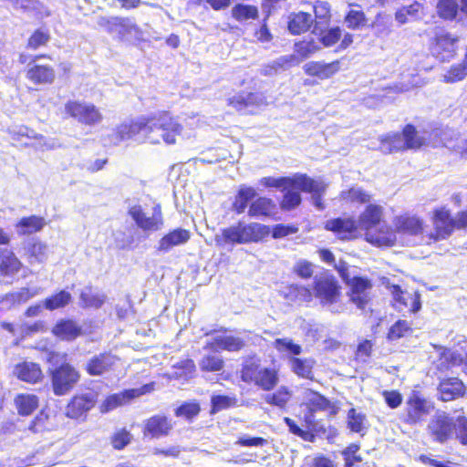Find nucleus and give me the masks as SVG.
Listing matches in <instances>:
<instances>
[{
    "instance_id": "obj_50",
    "label": "nucleus",
    "mask_w": 467,
    "mask_h": 467,
    "mask_svg": "<svg viewBox=\"0 0 467 467\" xmlns=\"http://www.w3.org/2000/svg\"><path fill=\"white\" fill-rule=\"evenodd\" d=\"M214 345L220 349L236 352L244 348L245 342L239 337L224 336L214 338Z\"/></svg>"
},
{
    "instance_id": "obj_45",
    "label": "nucleus",
    "mask_w": 467,
    "mask_h": 467,
    "mask_svg": "<svg viewBox=\"0 0 467 467\" xmlns=\"http://www.w3.org/2000/svg\"><path fill=\"white\" fill-rule=\"evenodd\" d=\"M175 379L188 380L193 377L196 365L192 358L182 359L171 366Z\"/></svg>"
},
{
    "instance_id": "obj_17",
    "label": "nucleus",
    "mask_w": 467,
    "mask_h": 467,
    "mask_svg": "<svg viewBox=\"0 0 467 467\" xmlns=\"http://www.w3.org/2000/svg\"><path fill=\"white\" fill-rule=\"evenodd\" d=\"M389 290L392 296V306L398 311L407 310L415 314L421 308L420 294L419 291L408 292L403 290L400 285H391Z\"/></svg>"
},
{
    "instance_id": "obj_7",
    "label": "nucleus",
    "mask_w": 467,
    "mask_h": 467,
    "mask_svg": "<svg viewBox=\"0 0 467 467\" xmlns=\"http://www.w3.org/2000/svg\"><path fill=\"white\" fill-rule=\"evenodd\" d=\"M40 59H52L48 53H38L31 57L25 71L26 78L36 87L51 86L57 78L55 67L50 64L39 63Z\"/></svg>"
},
{
    "instance_id": "obj_40",
    "label": "nucleus",
    "mask_w": 467,
    "mask_h": 467,
    "mask_svg": "<svg viewBox=\"0 0 467 467\" xmlns=\"http://www.w3.org/2000/svg\"><path fill=\"white\" fill-rule=\"evenodd\" d=\"M380 148L385 153L406 151L400 132L387 133L379 139Z\"/></svg>"
},
{
    "instance_id": "obj_25",
    "label": "nucleus",
    "mask_w": 467,
    "mask_h": 467,
    "mask_svg": "<svg viewBox=\"0 0 467 467\" xmlns=\"http://www.w3.org/2000/svg\"><path fill=\"white\" fill-rule=\"evenodd\" d=\"M437 390L439 400L448 402L465 397L467 387L458 377H446L440 380Z\"/></svg>"
},
{
    "instance_id": "obj_12",
    "label": "nucleus",
    "mask_w": 467,
    "mask_h": 467,
    "mask_svg": "<svg viewBox=\"0 0 467 467\" xmlns=\"http://www.w3.org/2000/svg\"><path fill=\"white\" fill-rule=\"evenodd\" d=\"M65 112L67 117L86 126H95L103 119V116L98 107L92 103H85L78 100L67 101Z\"/></svg>"
},
{
    "instance_id": "obj_13",
    "label": "nucleus",
    "mask_w": 467,
    "mask_h": 467,
    "mask_svg": "<svg viewBox=\"0 0 467 467\" xmlns=\"http://www.w3.org/2000/svg\"><path fill=\"white\" fill-rule=\"evenodd\" d=\"M267 188H298L302 192H317L320 186L305 173H296L292 177L282 176L278 178L265 177L260 181Z\"/></svg>"
},
{
    "instance_id": "obj_43",
    "label": "nucleus",
    "mask_w": 467,
    "mask_h": 467,
    "mask_svg": "<svg viewBox=\"0 0 467 467\" xmlns=\"http://www.w3.org/2000/svg\"><path fill=\"white\" fill-rule=\"evenodd\" d=\"M71 300V294L62 289L46 297L43 301V307L54 311L67 306Z\"/></svg>"
},
{
    "instance_id": "obj_62",
    "label": "nucleus",
    "mask_w": 467,
    "mask_h": 467,
    "mask_svg": "<svg viewBox=\"0 0 467 467\" xmlns=\"http://www.w3.org/2000/svg\"><path fill=\"white\" fill-rule=\"evenodd\" d=\"M467 77V70L460 63L452 64L442 77L445 83H456L463 80Z\"/></svg>"
},
{
    "instance_id": "obj_46",
    "label": "nucleus",
    "mask_w": 467,
    "mask_h": 467,
    "mask_svg": "<svg viewBox=\"0 0 467 467\" xmlns=\"http://www.w3.org/2000/svg\"><path fill=\"white\" fill-rule=\"evenodd\" d=\"M256 196V192L253 187L241 188L235 196V200L233 202V209L237 214L243 213L248 206V203L252 202Z\"/></svg>"
},
{
    "instance_id": "obj_4",
    "label": "nucleus",
    "mask_w": 467,
    "mask_h": 467,
    "mask_svg": "<svg viewBox=\"0 0 467 467\" xmlns=\"http://www.w3.org/2000/svg\"><path fill=\"white\" fill-rule=\"evenodd\" d=\"M240 380L247 386L268 392L279 383V371L273 367H265L255 355L248 357L241 365Z\"/></svg>"
},
{
    "instance_id": "obj_41",
    "label": "nucleus",
    "mask_w": 467,
    "mask_h": 467,
    "mask_svg": "<svg viewBox=\"0 0 467 467\" xmlns=\"http://www.w3.org/2000/svg\"><path fill=\"white\" fill-rule=\"evenodd\" d=\"M314 291L308 285L290 284L287 285V292L285 296L291 301L309 303L313 300Z\"/></svg>"
},
{
    "instance_id": "obj_21",
    "label": "nucleus",
    "mask_w": 467,
    "mask_h": 467,
    "mask_svg": "<svg viewBox=\"0 0 467 467\" xmlns=\"http://www.w3.org/2000/svg\"><path fill=\"white\" fill-rule=\"evenodd\" d=\"M394 235L397 234L418 236L423 234L425 231V222L417 214L403 213L393 218Z\"/></svg>"
},
{
    "instance_id": "obj_49",
    "label": "nucleus",
    "mask_w": 467,
    "mask_h": 467,
    "mask_svg": "<svg viewBox=\"0 0 467 467\" xmlns=\"http://www.w3.org/2000/svg\"><path fill=\"white\" fill-rule=\"evenodd\" d=\"M284 192L279 206L282 211L288 212L298 207L302 202L300 192L295 188L282 189Z\"/></svg>"
},
{
    "instance_id": "obj_61",
    "label": "nucleus",
    "mask_w": 467,
    "mask_h": 467,
    "mask_svg": "<svg viewBox=\"0 0 467 467\" xmlns=\"http://www.w3.org/2000/svg\"><path fill=\"white\" fill-rule=\"evenodd\" d=\"M201 407L198 401L191 400L185 401L175 409V415L177 417H183L189 420H192L199 415Z\"/></svg>"
},
{
    "instance_id": "obj_58",
    "label": "nucleus",
    "mask_w": 467,
    "mask_h": 467,
    "mask_svg": "<svg viewBox=\"0 0 467 467\" xmlns=\"http://www.w3.org/2000/svg\"><path fill=\"white\" fill-rule=\"evenodd\" d=\"M32 130L26 126H19L12 130H8V136L13 146L27 145V140L31 138Z\"/></svg>"
},
{
    "instance_id": "obj_6",
    "label": "nucleus",
    "mask_w": 467,
    "mask_h": 467,
    "mask_svg": "<svg viewBox=\"0 0 467 467\" xmlns=\"http://www.w3.org/2000/svg\"><path fill=\"white\" fill-rule=\"evenodd\" d=\"M147 133L148 139L152 143L159 142V140L152 136L155 130H161V137L167 144L176 143V139L182 131V125L168 110H162L159 113L147 117Z\"/></svg>"
},
{
    "instance_id": "obj_60",
    "label": "nucleus",
    "mask_w": 467,
    "mask_h": 467,
    "mask_svg": "<svg viewBox=\"0 0 467 467\" xmlns=\"http://www.w3.org/2000/svg\"><path fill=\"white\" fill-rule=\"evenodd\" d=\"M237 399L227 395H213L211 398V413L214 414L223 410L236 406Z\"/></svg>"
},
{
    "instance_id": "obj_5",
    "label": "nucleus",
    "mask_w": 467,
    "mask_h": 467,
    "mask_svg": "<svg viewBox=\"0 0 467 467\" xmlns=\"http://www.w3.org/2000/svg\"><path fill=\"white\" fill-rule=\"evenodd\" d=\"M270 227L259 223H245L242 221L223 228L220 235L214 236L218 246L258 243L269 236Z\"/></svg>"
},
{
    "instance_id": "obj_19",
    "label": "nucleus",
    "mask_w": 467,
    "mask_h": 467,
    "mask_svg": "<svg viewBox=\"0 0 467 467\" xmlns=\"http://www.w3.org/2000/svg\"><path fill=\"white\" fill-rule=\"evenodd\" d=\"M129 214L134 220L136 225L145 232L159 231L163 225V216L160 204L153 207L150 216H147L140 205L130 208Z\"/></svg>"
},
{
    "instance_id": "obj_57",
    "label": "nucleus",
    "mask_w": 467,
    "mask_h": 467,
    "mask_svg": "<svg viewBox=\"0 0 467 467\" xmlns=\"http://www.w3.org/2000/svg\"><path fill=\"white\" fill-rule=\"evenodd\" d=\"M156 383L151 381L150 383L142 385L138 389H128L119 392L123 404L129 403L134 399H137L142 395H146L154 391Z\"/></svg>"
},
{
    "instance_id": "obj_39",
    "label": "nucleus",
    "mask_w": 467,
    "mask_h": 467,
    "mask_svg": "<svg viewBox=\"0 0 467 467\" xmlns=\"http://www.w3.org/2000/svg\"><path fill=\"white\" fill-rule=\"evenodd\" d=\"M46 222L45 219L37 215H30L22 217L16 224L20 235H28L37 233L43 229Z\"/></svg>"
},
{
    "instance_id": "obj_54",
    "label": "nucleus",
    "mask_w": 467,
    "mask_h": 467,
    "mask_svg": "<svg viewBox=\"0 0 467 467\" xmlns=\"http://www.w3.org/2000/svg\"><path fill=\"white\" fill-rule=\"evenodd\" d=\"M344 21L349 29L358 30L367 26L368 17L362 10L349 9L344 16Z\"/></svg>"
},
{
    "instance_id": "obj_23",
    "label": "nucleus",
    "mask_w": 467,
    "mask_h": 467,
    "mask_svg": "<svg viewBox=\"0 0 467 467\" xmlns=\"http://www.w3.org/2000/svg\"><path fill=\"white\" fill-rule=\"evenodd\" d=\"M118 358L109 351L92 356L85 364L84 369L90 377H99L114 370Z\"/></svg>"
},
{
    "instance_id": "obj_3",
    "label": "nucleus",
    "mask_w": 467,
    "mask_h": 467,
    "mask_svg": "<svg viewBox=\"0 0 467 467\" xmlns=\"http://www.w3.org/2000/svg\"><path fill=\"white\" fill-rule=\"evenodd\" d=\"M67 354L56 351H50L47 358V361L53 365L63 360L59 365L48 369L50 385L56 396H64L70 392L81 379L79 370L67 361Z\"/></svg>"
},
{
    "instance_id": "obj_53",
    "label": "nucleus",
    "mask_w": 467,
    "mask_h": 467,
    "mask_svg": "<svg viewBox=\"0 0 467 467\" xmlns=\"http://www.w3.org/2000/svg\"><path fill=\"white\" fill-rule=\"evenodd\" d=\"M320 49L314 38H304L295 43V53L300 59H306Z\"/></svg>"
},
{
    "instance_id": "obj_64",
    "label": "nucleus",
    "mask_w": 467,
    "mask_h": 467,
    "mask_svg": "<svg viewBox=\"0 0 467 467\" xmlns=\"http://www.w3.org/2000/svg\"><path fill=\"white\" fill-rule=\"evenodd\" d=\"M359 445L357 443H350L348 447L342 451V456L344 459V467H357L356 463L360 462L362 458L358 454L359 451Z\"/></svg>"
},
{
    "instance_id": "obj_37",
    "label": "nucleus",
    "mask_w": 467,
    "mask_h": 467,
    "mask_svg": "<svg viewBox=\"0 0 467 467\" xmlns=\"http://www.w3.org/2000/svg\"><path fill=\"white\" fill-rule=\"evenodd\" d=\"M22 263L14 252L4 249L0 251V275L10 276L20 271Z\"/></svg>"
},
{
    "instance_id": "obj_51",
    "label": "nucleus",
    "mask_w": 467,
    "mask_h": 467,
    "mask_svg": "<svg viewBox=\"0 0 467 467\" xmlns=\"http://www.w3.org/2000/svg\"><path fill=\"white\" fill-rule=\"evenodd\" d=\"M367 416L358 412L355 408H350L347 414V426L351 432L360 433L366 429Z\"/></svg>"
},
{
    "instance_id": "obj_33",
    "label": "nucleus",
    "mask_w": 467,
    "mask_h": 467,
    "mask_svg": "<svg viewBox=\"0 0 467 467\" xmlns=\"http://www.w3.org/2000/svg\"><path fill=\"white\" fill-rule=\"evenodd\" d=\"M276 213V205L271 198L259 196L254 199L248 208V215L255 218L273 217Z\"/></svg>"
},
{
    "instance_id": "obj_42",
    "label": "nucleus",
    "mask_w": 467,
    "mask_h": 467,
    "mask_svg": "<svg viewBox=\"0 0 467 467\" xmlns=\"http://www.w3.org/2000/svg\"><path fill=\"white\" fill-rule=\"evenodd\" d=\"M50 39L51 35L48 28H36L29 35L26 47L29 50L36 51L41 47H47Z\"/></svg>"
},
{
    "instance_id": "obj_27",
    "label": "nucleus",
    "mask_w": 467,
    "mask_h": 467,
    "mask_svg": "<svg viewBox=\"0 0 467 467\" xmlns=\"http://www.w3.org/2000/svg\"><path fill=\"white\" fill-rule=\"evenodd\" d=\"M13 375L20 381L27 384H37L44 379L40 364L23 360L14 366Z\"/></svg>"
},
{
    "instance_id": "obj_1",
    "label": "nucleus",
    "mask_w": 467,
    "mask_h": 467,
    "mask_svg": "<svg viewBox=\"0 0 467 467\" xmlns=\"http://www.w3.org/2000/svg\"><path fill=\"white\" fill-rule=\"evenodd\" d=\"M299 406L303 409V422L306 428L301 427L296 420L290 417H284L283 420L290 434L300 438L303 441L312 443L317 441V436L327 431L323 426H317V413L327 412L328 417H335L340 410L336 401H332L321 392L311 388H306L304 390L303 400Z\"/></svg>"
},
{
    "instance_id": "obj_31",
    "label": "nucleus",
    "mask_w": 467,
    "mask_h": 467,
    "mask_svg": "<svg viewBox=\"0 0 467 467\" xmlns=\"http://www.w3.org/2000/svg\"><path fill=\"white\" fill-rule=\"evenodd\" d=\"M51 332L53 336L64 341H73L83 334L82 327L70 318L57 320Z\"/></svg>"
},
{
    "instance_id": "obj_56",
    "label": "nucleus",
    "mask_w": 467,
    "mask_h": 467,
    "mask_svg": "<svg viewBox=\"0 0 467 467\" xmlns=\"http://www.w3.org/2000/svg\"><path fill=\"white\" fill-rule=\"evenodd\" d=\"M412 332L411 324L407 320H397L388 330L387 338L390 341L402 338Z\"/></svg>"
},
{
    "instance_id": "obj_8",
    "label": "nucleus",
    "mask_w": 467,
    "mask_h": 467,
    "mask_svg": "<svg viewBox=\"0 0 467 467\" xmlns=\"http://www.w3.org/2000/svg\"><path fill=\"white\" fill-rule=\"evenodd\" d=\"M433 231L425 235V243L431 244L448 239L455 230L454 217L446 206L436 207L431 214Z\"/></svg>"
},
{
    "instance_id": "obj_28",
    "label": "nucleus",
    "mask_w": 467,
    "mask_h": 467,
    "mask_svg": "<svg viewBox=\"0 0 467 467\" xmlns=\"http://www.w3.org/2000/svg\"><path fill=\"white\" fill-rule=\"evenodd\" d=\"M57 427V414L48 408H42L28 424V431L38 434L53 431Z\"/></svg>"
},
{
    "instance_id": "obj_30",
    "label": "nucleus",
    "mask_w": 467,
    "mask_h": 467,
    "mask_svg": "<svg viewBox=\"0 0 467 467\" xmlns=\"http://www.w3.org/2000/svg\"><path fill=\"white\" fill-rule=\"evenodd\" d=\"M288 364L290 370L298 379H306L309 381H315L314 369L317 365V361L314 358H299L289 357Z\"/></svg>"
},
{
    "instance_id": "obj_20",
    "label": "nucleus",
    "mask_w": 467,
    "mask_h": 467,
    "mask_svg": "<svg viewBox=\"0 0 467 467\" xmlns=\"http://www.w3.org/2000/svg\"><path fill=\"white\" fill-rule=\"evenodd\" d=\"M372 286L371 280L367 276H353L348 285L349 301L358 308L364 310L370 301L369 290Z\"/></svg>"
},
{
    "instance_id": "obj_29",
    "label": "nucleus",
    "mask_w": 467,
    "mask_h": 467,
    "mask_svg": "<svg viewBox=\"0 0 467 467\" xmlns=\"http://www.w3.org/2000/svg\"><path fill=\"white\" fill-rule=\"evenodd\" d=\"M143 133L148 138L146 118L140 120H130L119 124L113 132L114 141L116 143L128 140L136 135Z\"/></svg>"
},
{
    "instance_id": "obj_15",
    "label": "nucleus",
    "mask_w": 467,
    "mask_h": 467,
    "mask_svg": "<svg viewBox=\"0 0 467 467\" xmlns=\"http://www.w3.org/2000/svg\"><path fill=\"white\" fill-rule=\"evenodd\" d=\"M454 427V418L441 412L431 419L427 431L433 441L443 444L453 438Z\"/></svg>"
},
{
    "instance_id": "obj_11",
    "label": "nucleus",
    "mask_w": 467,
    "mask_h": 467,
    "mask_svg": "<svg viewBox=\"0 0 467 467\" xmlns=\"http://www.w3.org/2000/svg\"><path fill=\"white\" fill-rule=\"evenodd\" d=\"M430 411L431 408L427 399L420 391L413 390L406 399L400 420L409 426H416L424 420Z\"/></svg>"
},
{
    "instance_id": "obj_35",
    "label": "nucleus",
    "mask_w": 467,
    "mask_h": 467,
    "mask_svg": "<svg viewBox=\"0 0 467 467\" xmlns=\"http://www.w3.org/2000/svg\"><path fill=\"white\" fill-rule=\"evenodd\" d=\"M17 414L22 417L30 416L39 406V398L36 394L19 393L14 398Z\"/></svg>"
},
{
    "instance_id": "obj_26",
    "label": "nucleus",
    "mask_w": 467,
    "mask_h": 467,
    "mask_svg": "<svg viewBox=\"0 0 467 467\" xmlns=\"http://www.w3.org/2000/svg\"><path fill=\"white\" fill-rule=\"evenodd\" d=\"M303 70L308 77L326 80L333 78L341 70V60L336 59L331 62L309 61L304 65Z\"/></svg>"
},
{
    "instance_id": "obj_34",
    "label": "nucleus",
    "mask_w": 467,
    "mask_h": 467,
    "mask_svg": "<svg viewBox=\"0 0 467 467\" xmlns=\"http://www.w3.org/2000/svg\"><path fill=\"white\" fill-rule=\"evenodd\" d=\"M312 22L309 13L303 11L292 13L288 16L287 29L294 36L301 35L310 29Z\"/></svg>"
},
{
    "instance_id": "obj_47",
    "label": "nucleus",
    "mask_w": 467,
    "mask_h": 467,
    "mask_svg": "<svg viewBox=\"0 0 467 467\" xmlns=\"http://www.w3.org/2000/svg\"><path fill=\"white\" fill-rule=\"evenodd\" d=\"M133 440V435L127 428L117 429L109 436V443L115 451H122L129 446Z\"/></svg>"
},
{
    "instance_id": "obj_32",
    "label": "nucleus",
    "mask_w": 467,
    "mask_h": 467,
    "mask_svg": "<svg viewBox=\"0 0 467 467\" xmlns=\"http://www.w3.org/2000/svg\"><path fill=\"white\" fill-rule=\"evenodd\" d=\"M191 238V232L183 228H176L169 231L159 241L157 250L168 252L172 247L186 244Z\"/></svg>"
},
{
    "instance_id": "obj_44",
    "label": "nucleus",
    "mask_w": 467,
    "mask_h": 467,
    "mask_svg": "<svg viewBox=\"0 0 467 467\" xmlns=\"http://www.w3.org/2000/svg\"><path fill=\"white\" fill-rule=\"evenodd\" d=\"M293 396V391L287 386H280L275 391L266 395L265 402L269 405L285 409Z\"/></svg>"
},
{
    "instance_id": "obj_18",
    "label": "nucleus",
    "mask_w": 467,
    "mask_h": 467,
    "mask_svg": "<svg viewBox=\"0 0 467 467\" xmlns=\"http://www.w3.org/2000/svg\"><path fill=\"white\" fill-rule=\"evenodd\" d=\"M265 104V98L260 92L240 91L227 99V106L242 114L254 113V109Z\"/></svg>"
},
{
    "instance_id": "obj_55",
    "label": "nucleus",
    "mask_w": 467,
    "mask_h": 467,
    "mask_svg": "<svg viewBox=\"0 0 467 467\" xmlns=\"http://www.w3.org/2000/svg\"><path fill=\"white\" fill-rule=\"evenodd\" d=\"M274 348L279 352H287L290 357L299 356L303 352L301 345L295 343L292 338L280 337L273 342Z\"/></svg>"
},
{
    "instance_id": "obj_63",
    "label": "nucleus",
    "mask_w": 467,
    "mask_h": 467,
    "mask_svg": "<svg viewBox=\"0 0 467 467\" xmlns=\"http://www.w3.org/2000/svg\"><path fill=\"white\" fill-rule=\"evenodd\" d=\"M346 200L351 202H358L360 204L369 203L371 195L360 188H349L343 192Z\"/></svg>"
},
{
    "instance_id": "obj_9",
    "label": "nucleus",
    "mask_w": 467,
    "mask_h": 467,
    "mask_svg": "<svg viewBox=\"0 0 467 467\" xmlns=\"http://www.w3.org/2000/svg\"><path fill=\"white\" fill-rule=\"evenodd\" d=\"M312 287L314 296L322 306H331L341 301L342 286L332 274L315 277Z\"/></svg>"
},
{
    "instance_id": "obj_10",
    "label": "nucleus",
    "mask_w": 467,
    "mask_h": 467,
    "mask_svg": "<svg viewBox=\"0 0 467 467\" xmlns=\"http://www.w3.org/2000/svg\"><path fill=\"white\" fill-rule=\"evenodd\" d=\"M460 37L447 30L436 32L430 39L431 55L441 62H449L457 56Z\"/></svg>"
},
{
    "instance_id": "obj_2",
    "label": "nucleus",
    "mask_w": 467,
    "mask_h": 467,
    "mask_svg": "<svg viewBox=\"0 0 467 467\" xmlns=\"http://www.w3.org/2000/svg\"><path fill=\"white\" fill-rule=\"evenodd\" d=\"M384 217V209L381 205L368 203L360 213L357 221L366 236V240L376 246L392 247L397 243L392 228L388 224H381Z\"/></svg>"
},
{
    "instance_id": "obj_59",
    "label": "nucleus",
    "mask_w": 467,
    "mask_h": 467,
    "mask_svg": "<svg viewBox=\"0 0 467 467\" xmlns=\"http://www.w3.org/2000/svg\"><path fill=\"white\" fill-rule=\"evenodd\" d=\"M200 369L202 372H218L223 369L224 360L215 355H205L200 360Z\"/></svg>"
},
{
    "instance_id": "obj_16",
    "label": "nucleus",
    "mask_w": 467,
    "mask_h": 467,
    "mask_svg": "<svg viewBox=\"0 0 467 467\" xmlns=\"http://www.w3.org/2000/svg\"><path fill=\"white\" fill-rule=\"evenodd\" d=\"M98 401L95 392L77 393L73 395L66 406V416L72 420H85L90 410Z\"/></svg>"
},
{
    "instance_id": "obj_14",
    "label": "nucleus",
    "mask_w": 467,
    "mask_h": 467,
    "mask_svg": "<svg viewBox=\"0 0 467 467\" xmlns=\"http://www.w3.org/2000/svg\"><path fill=\"white\" fill-rule=\"evenodd\" d=\"M100 26L109 34L116 35L119 41H128L131 35H141L140 27L130 17L112 16L104 18Z\"/></svg>"
},
{
    "instance_id": "obj_52",
    "label": "nucleus",
    "mask_w": 467,
    "mask_h": 467,
    "mask_svg": "<svg viewBox=\"0 0 467 467\" xmlns=\"http://www.w3.org/2000/svg\"><path fill=\"white\" fill-rule=\"evenodd\" d=\"M459 414L454 418V435L460 444L467 446V415L463 409L459 410Z\"/></svg>"
},
{
    "instance_id": "obj_48",
    "label": "nucleus",
    "mask_w": 467,
    "mask_h": 467,
    "mask_svg": "<svg viewBox=\"0 0 467 467\" xmlns=\"http://www.w3.org/2000/svg\"><path fill=\"white\" fill-rule=\"evenodd\" d=\"M231 14L233 18L239 22L255 20L259 17L258 8L253 5L236 4L232 8Z\"/></svg>"
},
{
    "instance_id": "obj_24",
    "label": "nucleus",
    "mask_w": 467,
    "mask_h": 467,
    "mask_svg": "<svg viewBox=\"0 0 467 467\" xmlns=\"http://www.w3.org/2000/svg\"><path fill=\"white\" fill-rule=\"evenodd\" d=\"M324 229L334 233L340 240L357 238L358 227L353 217H337L325 222Z\"/></svg>"
},
{
    "instance_id": "obj_36",
    "label": "nucleus",
    "mask_w": 467,
    "mask_h": 467,
    "mask_svg": "<svg viewBox=\"0 0 467 467\" xmlns=\"http://www.w3.org/2000/svg\"><path fill=\"white\" fill-rule=\"evenodd\" d=\"M436 16L444 22H453L461 14L457 0H437L435 5Z\"/></svg>"
},
{
    "instance_id": "obj_38",
    "label": "nucleus",
    "mask_w": 467,
    "mask_h": 467,
    "mask_svg": "<svg viewBox=\"0 0 467 467\" xmlns=\"http://www.w3.org/2000/svg\"><path fill=\"white\" fill-rule=\"evenodd\" d=\"M400 133L406 150H417L426 145V140L419 134L417 128L413 124H406Z\"/></svg>"
},
{
    "instance_id": "obj_22",
    "label": "nucleus",
    "mask_w": 467,
    "mask_h": 467,
    "mask_svg": "<svg viewBox=\"0 0 467 467\" xmlns=\"http://www.w3.org/2000/svg\"><path fill=\"white\" fill-rule=\"evenodd\" d=\"M173 430L172 420L165 414H155L144 420L142 433L145 438L160 439L169 436Z\"/></svg>"
}]
</instances>
